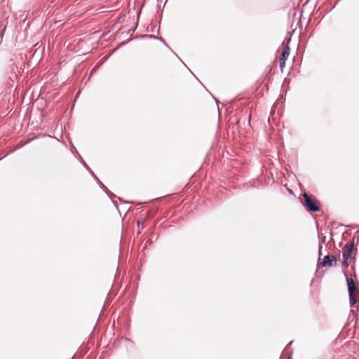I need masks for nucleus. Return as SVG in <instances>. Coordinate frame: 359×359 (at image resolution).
I'll list each match as a JSON object with an SVG mask.
<instances>
[{"label":"nucleus","mask_w":359,"mask_h":359,"mask_svg":"<svg viewBox=\"0 0 359 359\" xmlns=\"http://www.w3.org/2000/svg\"><path fill=\"white\" fill-rule=\"evenodd\" d=\"M353 250V243H346L343 248L342 253L344 257L343 265L345 267L348 266V259H350L352 257V252Z\"/></svg>","instance_id":"1"},{"label":"nucleus","mask_w":359,"mask_h":359,"mask_svg":"<svg viewBox=\"0 0 359 359\" xmlns=\"http://www.w3.org/2000/svg\"><path fill=\"white\" fill-rule=\"evenodd\" d=\"M301 202L309 211H314V201L306 193L302 194Z\"/></svg>","instance_id":"2"},{"label":"nucleus","mask_w":359,"mask_h":359,"mask_svg":"<svg viewBox=\"0 0 359 359\" xmlns=\"http://www.w3.org/2000/svg\"><path fill=\"white\" fill-rule=\"evenodd\" d=\"M289 55H290V48H289L288 46L286 45L284 47L283 50V52L280 56V59H279L280 68V70L282 72H283V69H284V67L285 65V61L288 58Z\"/></svg>","instance_id":"3"},{"label":"nucleus","mask_w":359,"mask_h":359,"mask_svg":"<svg viewBox=\"0 0 359 359\" xmlns=\"http://www.w3.org/2000/svg\"><path fill=\"white\" fill-rule=\"evenodd\" d=\"M336 262L337 260L334 257L330 258L329 255H326L324 257L323 260L322 262L320 261V258L318 259V266L330 267L333 265V263H335Z\"/></svg>","instance_id":"4"},{"label":"nucleus","mask_w":359,"mask_h":359,"mask_svg":"<svg viewBox=\"0 0 359 359\" xmlns=\"http://www.w3.org/2000/svg\"><path fill=\"white\" fill-rule=\"evenodd\" d=\"M348 293L354 292L355 290V283L351 278L346 277Z\"/></svg>","instance_id":"5"},{"label":"nucleus","mask_w":359,"mask_h":359,"mask_svg":"<svg viewBox=\"0 0 359 359\" xmlns=\"http://www.w3.org/2000/svg\"><path fill=\"white\" fill-rule=\"evenodd\" d=\"M349 296V300H350V305L352 306L355 304L356 303V299L354 297V294L353 293H348Z\"/></svg>","instance_id":"6"},{"label":"nucleus","mask_w":359,"mask_h":359,"mask_svg":"<svg viewBox=\"0 0 359 359\" xmlns=\"http://www.w3.org/2000/svg\"><path fill=\"white\" fill-rule=\"evenodd\" d=\"M320 203L316 200V212L320 211Z\"/></svg>","instance_id":"7"},{"label":"nucleus","mask_w":359,"mask_h":359,"mask_svg":"<svg viewBox=\"0 0 359 359\" xmlns=\"http://www.w3.org/2000/svg\"><path fill=\"white\" fill-rule=\"evenodd\" d=\"M321 248H322V246L320 245L319 246V255H321Z\"/></svg>","instance_id":"8"}]
</instances>
